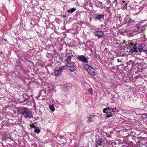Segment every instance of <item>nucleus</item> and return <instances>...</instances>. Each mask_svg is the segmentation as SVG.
Wrapping results in <instances>:
<instances>
[{"label":"nucleus","mask_w":147,"mask_h":147,"mask_svg":"<svg viewBox=\"0 0 147 147\" xmlns=\"http://www.w3.org/2000/svg\"><path fill=\"white\" fill-rule=\"evenodd\" d=\"M72 56V55L68 56L67 57V58L65 60V61L67 62H69L70 61V60H71V57Z\"/></svg>","instance_id":"4be33fe9"},{"label":"nucleus","mask_w":147,"mask_h":147,"mask_svg":"<svg viewBox=\"0 0 147 147\" xmlns=\"http://www.w3.org/2000/svg\"><path fill=\"white\" fill-rule=\"evenodd\" d=\"M58 137H59V138H60L61 139H63L64 138V137L63 136H58Z\"/></svg>","instance_id":"393cba45"},{"label":"nucleus","mask_w":147,"mask_h":147,"mask_svg":"<svg viewBox=\"0 0 147 147\" xmlns=\"http://www.w3.org/2000/svg\"><path fill=\"white\" fill-rule=\"evenodd\" d=\"M88 91L91 94H93L92 90V88L89 89L88 90Z\"/></svg>","instance_id":"5701e85b"},{"label":"nucleus","mask_w":147,"mask_h":147,"mask_svg":"<svg viewBox=\"0 0 147 147\" xmlns=\"http://www.w3.org/2000/svg\"><path fill=\"white\" fill-rule=\"evenodd\" d=\"M61 107V105L59 104L58 105V107H57V108H59V107H60V108Z\"/></svg>","instance_id":"bb28decb"},{"label":"nucleus","mask_w":147,"mask_h":147,"mask_svg":"<svg viewBox=\"0 0 147 147\" xmlns=\"http://www.w3.org/2000/svg\"><path fill=\"white\" fill-rule=\"evenodd\" d=\"M55 70L54 71V73H55Z\"/></svg>","instance_id":"2f4dec72"},{"label":"nucleus","mask_w":147,"mask_h":147,"mask_svg":"<svg viewBox=\"0 0 147 147\" xmlns=\"http://www.w3.org/2000/svg\"><path fill=\"white\" fill-rule=\"evenodd\" d=\"M128 24V26L129 27V26L132 25L134 24V20H132L131 18H129L128 20L127 21Z\"/></svg>","instance_id":"f3484780"},{"label":"nucleus","mask_w":147,"mask_h":147,"mask_svg":"<svg viewBox=\"0 0 147 147\" xmlns=\"http://www.w3.org/2000/svg\"><path fill=\"white\" fill-rule=\"evenodd\" d=\"M144 30L145 29H143L141 26H140V24H138L133 29L131 30V31L133 32H135L137 34H139L142 33Z\"/></svg>","instance_id":"7ed1b4c3"},{"label":"nucleus","mask_w":147,"mask_h":147,"mask_svg":"<svg viewBox=\"0 0 147 147\" xmlns=\"http://www.w3.org/2000/svg\"><path fill=\"white\" fill-rule=\"evenodd\" d=\"M103 113L107 114L110 113L114 112V109L110 107L106 108L103 109Z\"/></svg>","instance_id":"6e6552de"},{"label":"nucleus","mask_w":147,"mask_h":147,"mask_svg":"<svg viewBox=\"0 0 147 147\" xmlns=\"http://www.w3.org/2000/svg\"><path fill=\"white\" fill-rule=\"evenodd\" d=\"M54 104H53L52 105L50 104L49 105V108L50 110L52 112L54 111L55 110V108L54 106Z\"/></svg>","instance_id":"a211bd4d"},{"label":"nucleus","mask_w":147,"mask_h":147,"mask_svg":"<svg viewBox=\"0 0 147 147\" xmlns=\"http://www.w3.org/2000/svg\"><path fill=\"white\" fill-rule=\"evenodd\" d=\"M122 2L124 3L123 4V6L125 7L126 6H127V4L126 3H125L124 1H123Z\"/></svg>","instance_id":"a878e982"},{"label":"nucleus","mask_w":147,"mask_h":147,"mask_svg":"<svg viewBox=\"0 0 147 147\" xmlns=\"http://www.w3.org/2000/svg\"><path fill=\"white\" fill-rule=\"evenodd\" d=\"M144 45L143 44H140L139 45L138 48L137 49L139 50L140 52H141L143 50V51L146 53H147V48L144 49Z\"/></svg>","instance_id":"9d476101"},{"label":"nucleus","mask_w":147,"mask_h":147,"mask_svg":"<svg viewBox=\"0 0 147 147\" xmlns=\"http://www.w3.org/2000/svg\"><path fill=\"white\" fill-rule=\"evenodd\" d=\"M105 16L104 15H96L95 17V19L98 20L100 21H101V19H103L104 18Z\"/></svg>","instance_id":"2eb2a0df"},{"label":"nucleus","mask_w":147,"mask_h":147,"mask_svg":"<svg viewBox=\"0 0 147 147\" xmlns=\"http://www.w3.org/2000/svg\"><path fill=\"white\" fill-rule=\"evenodd\" d=\"M66 66L67 69L71 72L74 71L76 68L75 63L74 62L68 63L67 64Z\"/></svg>","instance_id":"20e7f679"},{"label":"nucleus","mask_w":147,"mask_h":147,"mask_svg":"<svg viewBox=\"0 0 147 147\" xmlns=\"http://www.w3.org/2000/svg\"><path fill=\"white\" fill-rule=\"evenodd\" d=\"M114 112L110 113L107 114L106 117H109L113 116L114 114Z\"/></svg>","instance_id":"6ab92c4d"},{"label":"nucleus","mask_w":147,"mask_h":147,"mask_svg":"<svg viewBox=\"0 0 147 147\" xmlns=\"http://www.w3.org/2000/svg\"><path fill=\"white\" fill-rule=\"evenodd\" d=\"M72 86V85L71 84H65L63 86L64 90L65 91H68Z\"/></svg>","instance_id":"ddd939ff"},{"label":"nucleus","mask_w":147,"mask_h":147,"mask_svg":"<svg viewBox=\"0 0 147 147\" xmlns=\"http://www.w3.org/2000/svg\"><path fill=\"white\" fill-rule=\"evenodd\" d=\"M96 5L98 7H100L101 6L102 3L101 2H99V3L96 4Z\"/></svg>","instance_id":"b1692460"},{"label":"nucleus","mask_w":147,"mask_h":147,"mask_svg":"<svg viewBox=\"0 0 147 147\" xmlns=\"http://www.w3.org/2000/svg\"><path fill=\"white\" fill-rule=\"evenodd\" d=\"M113 108L114 109V110L116 109V108Z\"/></svg>","instance_id":"c756f323"},{"label":"nucleus","mask_w":147,"mask_h":147,"mask_svg":"<svg viewBox=\"0 0 147 147\" xmlns=\"http://www.w3.org/2000/svg\"><path fill=\"white\" fill-rule=\"evenodd\" d=\"M76 9L74 8H72L71 9H70L68 10L67 11V12L68 13H72L75 11L76 10Z\"/></svg>","instance_id":"aec40b11"},{"label":"nucleus","mask_w":147,"mask_h":147,"mask_svg":"<svg viewBox=\"0 0 147 147\" xmlns=\"http://www.w3.org/2000/svg\"><path fill=\"white\" fill-rule=\"evenodd\" d=\"M136 44H134L131 42L129 44V46L130 49H129V52L132 53L134 52H138L137 47Z\"/></svg>","instance_id":"39448f33"},{"label":"nucleus","mask_w":147,"mask_h":147,"mask_svg":"<svg viewBox=\"0 0 147 147\" xmlns=\"http://www.w3.org/2000/svg\"><path fill=\"white\" fill-rule=\"evenodd\" d=\"M32 128L34 129V132L36 134H38L40 132V129L39 128L35 126V125H33L31 127Z\"/></svg>","instance_id":"dca6fc26"},{"label":"nucleus","mask_w":147,"mask_h":147,"mask_svg":"<svg viewBox=\"0 0 147 147\" xmlns=\"http://www.w3.org/2000/svg\"><path fill=\"white\" fill-rule=\"evenodd\" d=\"M95 147H98V146L96 144L95 145Z\"/></svg>","instance_id":"cd10ccee"},{"label":"nucleus","mask_w":147,"mask_h":147,"mask_svg":"<svg viewBox=\"0 0 147 147\" xmlns=\"http://www.w3.org/2000/svg\"><path fill=\"white\" fill-rule=\"evenodd\" d=\"M58 102H57V103L56 102L55 103V104H58Z\"/></svg>","instance_id":"7c9ffc66"},{"label":"nucleus","mask_w":147,"mask_h":147,"mask_svg":"<svg viewBox=\"0 0 147 147\" xmlns=\"http://www.w3.org/2000/svg\"><path fill=\"white\" fill-rule=\"evenodd\" d=\"M140 8L139 7H140L138 6H137L136 7V8H139L140 9V11L144 7H146L147 8V2H145L144 3H143L142 2H141V3L140 4Z\"/></svg>","instance_id":"9b49d317"},{"label":"nucleus","mask_w":147,"mask_h":147,"mask_svg":"<svg viewBox=\"0 0 147 147\" xmlns=\"http://www.w3.org/2000/svg\"><path fill=\"white\" fill-rule=\"evenodd\" d=\"M117 61L118 62L119 61V60L118 59H117Z\"/></svg>","instance_id":"c85d7f7f"},{"label":"nucleus","mask_w":147,"mask_h":147,"mask_svg":"<svg viewBox=\"0 0 147 147\" xmlns=\"http://www.w3.org/2000/svg\"><path fill=\"white\" fill-rule=\"evenodd\" d=\"M95 142L98 145L101 146L102 144V139L99 136L96 137L95 140Z\"/></svg>","instance_id":"f8f14e48"},{"label":"nucleus","mask_w":147,"mask_h":147,"mask_svg":"<svg viewBox=\"0 0 147 147\" xmlns=\"http://www.w3.org/2000/svg\"><path fill=\"white\" fill-rule=\"evenodd\" d=\"M78 59L80 61L84 63H88V57L84 55H80L78 57Z\"/></svg>","instance_id":"0eeeda50"},{"label":"nucleus","mask_w":147,"mask_h":147,"mask_svg":"<svg viewBox=\"0 0 147 147\" xmlns=\"http://www.w3.org/2000/svg\"><path fill=\"white\" fill-rule=\"evenodd\" d=\"M84 67L89 74L93 76H95L96 74V70L88 64L85 65Z\"/></svg>","instance_id":"f257e3e1"},{"label":"nucleus","mask_w":147,"mask_h":147,"mask_svg":"<svg viewBox=\"0 0 147 147\" xmlns=\"http://www.w3.org/2000/svg\"><path fill=\"white\" fill-rule=\"evenodd\" d=\"M66 66H63L61 67L58 68L56 69V76L60 75L62 73V70H65L66 68Z\"/></svg>","instance_id":"423d86ee"},{"label":"nucleus","mask_w":147,"mask_h":147,"mask_svg":"<svg viewBox=\"0 0 147 147\" xmlns=\"http://www.w3.org/2000/svg\"><path fill=\"white\" fill-rule=\"evenodd\" d=\"M96 116L95 115H91L87 118V122L88 123H89L93 121L95 119H96Z\"/></svg>","instance_id":"1a4fd4ad"},{"label":"nucleus","mask_w":147,"mask_h":147,"mask_svg":"<svg viewBox=\"0 0 147 147\" xmlns=\"http://www.w3.org/2000/svg\"><path fill=\"white\" fill-rule=\"evenodd\" d=\"M17 113L19 114H21L26 118L28 117L31 118L32 117V115L29 111H25L22 109H19L17 111Z\"/></svg>","instance_id":"f03ea898"},{"label":"nucleus","mask_w":147,"mask_h":147,"mask_svg":"<svg viewBox=\"0 0 147 147\" xmlns=\"http://www.w3.org/2000/svg\"><path fill=\"white\" fill-rule=\"evenodd\" d=\"M94 34L98 38H100L103 36V33L102 31H97L94 33Z\"/></svg>","instance_id":"4468645a"},{"label":"nucleus","mask_w":147,"mask_h":147,"mask_svg":"<svg viewBox=\"0 0 147 147\" xmlns=\"http://www.w3.org/2000/svg\"><path fill=\"white\" fill-rule=\"evenodd\" d=\"M58 55H56H56H57V56L56 57V59L57 60L59 59V60L62 61L63 59V58L60 57L59 55V54H58L57 53Z\"/></svg>","instance_id":"412c9836"}]
</instances>
